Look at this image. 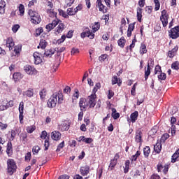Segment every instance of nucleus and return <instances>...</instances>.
<instances>
[{"mask_svg": "<svg viewBox=\"0 0 179 179\" xmlns=\"http://www.w3.org/2000/svg\"><path fill=\"white\" fill-rule=\"evenodd\" d=\"M58 99V101H57ZM64 100V96L62 92H59L58 94H54L52 96L48 99V107L49 108H54L56 107L57 103L58 101L59 104H62Z\"/></svg>", "mask_w": 179, "mask_h": 179, "instance_id": "1", "label": "nucleus"}, {"mask_svg": "<svg viewBox=\"0 0 179 179\" xmlns=\"http://www.w3.org/2000/svg\"><path fill=\"white\" fill-rule=\"evenodd\" d=\"M17 170L16 162L13 159H8L7 160V173L10 176H13Z\"/></svg>", "mask_w": 179, "mask_h": 179, "instance_id": "2", "label": "nucleus"}, {"mask_svg": "<svg viewBox=\"0 0 179 179\" xmlns=\"http://www.w3.org/2000/svg\"><path fill=\"white\" fill-rule=\"evenodd\" d=\"M28 14L30 16L31 22L33 24H38L41 22V16L37 12L30 9L28 12Z\"/></svg>", "mask_w": 179, "mask_h": 179, "instance_id": "3", "label": "nucleus"}, {"mask_svg": "<svg viewBox=\"0 0 179 179\" xmlns=\"http://www.w3.org/2000/svg\"><path fill=\"white\" fill-rule=\"evenodd\" d=\"M157 171L158 173H161L163 171V173L164 175H167L169 170V164H164V162H159L158 164L157 165Z\"/></svg>", "mask_w": 179, "mask_h": 179, "instance_id": "4", "label": "nucleus"}, {"mask_svg": "<svg viewBox=\"0 0 179 179\" xmlns=\"http://www.w3.org/2000/svg\"><path fill=\"white\" fill-rule=\"evenodd\" d=\"M169 15L167 13L166 10L162 11V15L160 17V20L162 22L163 27L165 28L169 24Z\"/></svg>", "mask_w": 179, "mask_h": 179, "instance_id": "5", "label": "nucleus"}, {"mask_svg": "<svg viewBox=\"0 0 179 179\" xmlns=\"http://www.w3.org/2000/svg\"><path fill=\"white\" fill-rule=\"evenodd\" d=\"M169 38L176 39L179 37V26H176L169 31Z\"/></svg>", "mask_w": 179, "mask_h": 179, "instance_id": "6", "label": "nucleus"}, {"mask_svg": "<svg viewBox=\"0 0 179 179\" xmlns=\"http://www.w3.org/2000/svg\"><path fill=\"white\" fill-rule=\"evenodd\" d=\"M96 94H92L91 95L88 96L87 99V101L88 103V106H90V108H94L96 104Z\"/></svg>", "mask_w": 179, "mask_h": 179, "instance_id": "7", "label": "nucleus"}, {"mask_svg": "<svg viewBox=\"0 0 179 179\" xmlns=\"http://www.w3.org/2000/svg\"><path fill=\"white\" fill-rule=\"evenodd\" d=\"M24 70L27 75H30L31 76L37 75L38 73V71L33 66H30L29 64L24 66Z\"/></svg>", "mask_w": 179, "mask_h": 179, "instance_id": "8", "label": "nucleus"}, {"mask_svg": "<svg viewBox=\"0 0 179 179\" xmlns=\"http://www.w3.org/2000/svg\"><path fill=\"white\" fill-rule=\"evenodd\" d=\"M96 8H99V10L100 12H102L103 13H106L108 12V7L106 6L101 0H97L96 1Z\"/></svg>", "mask_w": 179, "mask_h": 179, "instance_id": "9", "label": "nucleus"}, {"mask_svg": "<svg viewBox=\"0 0 179 179\" xmlns=\"http://www.w3.org/2000/svg\"><path fill=\"white\" fill-rule=\"evenodd\" d=\"M120 159L119 153H116L113 159H111L110 162V165L108 166V171H113L114 168L116 166L117 164V160Z\"/></svg>", "mask_w": 179, "mask_h": 179, "instance_id": "10", "label": "nucleus"}, {"mask_svg": "<svg viewBox=\"0 0 179 179\" xmlns=\"http://www.w3.org/2000/svg\"><path fill=\"white\" fill-rule=\"evenodd\" d=\"M87 99L85 98H80L79 101V107L80 108V111H86L87 107H88Z\"/></svg>", "mask_w": 179, "mask_h": 179, "instance_id": "11", "label": "nucleus"}, {"mask_svg": "<svg viewBox=\"0 0 179 179\" xmlns=\"http://www.w3.org/2000/svg\"><path fill=\"white\" fill-rule=\"evenodd\" d=\"M80 173L83 177L87 176L90 173V166L88 165L81 166Z\"/></svg>", "mask_w": 179, "mask_h": 179, "instance_id": "12", "label": "nucleus"}, {"mask_svg": "<svg viewBox=\"0 0 179 179\" xmlns=\"http://www.w3.org/2000/svg\"><path fill=\"white\" fill-rule=\"evenodd\" d=\"M70 129V123L67 122H64L59 125V130L62 132L68 131Z\"/></svg>", "mask_w": 179, "mask_h": 179, "instance_id": "13", "label": "nucleus"}, {"mask_svg": "<svg viewBox=\"0 0 179 179\" xmlns=\"http://www.w3.org/2000/svg\"><path fill=\"white\" fill-rule=\"evenodd\" d=\"M135 141L137 143H141V144H142L143 143V132L141 131V129H138L136 133Z\"/></svg>", "mask_w": 179, "mask_h": 179, "instance_id": "14", "label": "nucleus"}, {"mask_svg": "<svg viewBox=\"0 0 179 179\" xmlns=\"http://www.w3.org/2000/svg\"><path fill=\"white\" fill-rule=\"evenodd\" d=\"M6 154L8 157H11L13 154V144L11 141H9L7 143L6 146Z\"/></svg>", "mask_w": 179, "mask_h": 179, "instance_id": "15", "label": "nucleus"}, {"mask_svg": "<svg viewBox=\"0 0 179 179\" xmlns=\"http://www.w3.org/2000/svg\"><path fill=\"white\" fill-rule=\"evenodd\" d=\"M59 24V20H55L52 23H50L46 25L45 28L48 32L53 29Z\"/></svg>", "mask_w": 179, "mask_h": 179, "instance_id": "16", "label": "nucleus"}, {"mask_svg": "<svg viewBox=\"0 0 179 179\" xmlns=\"http://www.w3.org/2000/svg\"><path fill=\"white\" fill-rule=\"evenodd\" d=\"M6 45L9 48V51H12L15 45V42L12 37H9L6 39Z\"/></svg>", "mask_w": 179, "mask_h": 179, "instance_id": "17", "label": "nucleus"}, {"mask_svg": "<svg viewBox=\"0 0 179 179\" xmlns=\"http://www.w3.org/2000/svg\"><path fill=\"white\" fill-rule=\"evenodd\" d=\"M51 137L53 141H59L62 138V134L58 131H54L51 133Z\"/></svg>", "mask_w": 179, "mask_h": 179, "instance_id": "18", "label": "nucleus"}, {"mask_svg": "<svg viewBox=\"0 0 179 179\" xmlns=\"http://www.w3.org/2000/svg\"><path fill=\"white\" fill-rule=\"evenodd\" d=\"M64 27L65 25L64 23L62 22V21L60 22H59V25L57 27V28L55 30V34L57 35L62 33L64 29Z\"/></svg>", "mask_w": 179, "mask_h": 179, "instance_id": "19", "label": "nucleus"}, {"mask_svg": "<svg viewBox=\"0 0 179 179\" xmlns=\"http://www.w3.org/2000/svg\"><path fill=\"white\" fill-rule=\"evenodd\" d=\"M33 57H34V59H35L34 64H36V65H39V64H41L42 59L41 57L40 53L35 52L33 55Z\"/></svg>", "mask_w": 179, "mask_h": 179, "instance_id": "20", "label": "nucleus"}, {"mask_svg": "<svg viewBox=\"0 0 179 179\" xmlns=\"http://www.w3.org/2000/svg\"><path fill=\"white\" fill-rule=\"evenodd\" d=\"M162 149V143L158 140L156 145H154V150L157 154L159 155L161 153Z\"/></svg>", "mask_w": 179, "mask_h": 179, "instance_id": "21", "label": "nucleus"}, {"mask_svg": "<svg viewBox=\"0 0 179 179\" xmlns=\"http://www.w3.org/2000/svg\"><path fill=\"white\" fill-rule=\"evenodd\" d=\"M80 36H81L82 38H85V37L87 36L90 39H93L94 38V34L91 32L90 29L87 31L81 33Z\"/></svg>", "mask_w": 179, "mask_h": 179, "instance_id": "22", "label": "nucleus"}, {"mask_svg": "<svg viewBox=\"0 0 179 179\" xmlns=\"http://www.w3.org/2000/svg\"><path fill=\"white\" fill-rule=\"evenodd\" d=\"M14 48V55L15 57H20V52L22 51V45H17Z\"/></svg>", "mask_w": 179, "mask_h": 179, "instance_id": "23", "label": "nucleus"}, {"mask_svg": "<svg viewBox=\"0 0 179 179\" xmlns=\"http://www.w3.org/2000/svg\"><path fill=\"white\" fill-rule=\"evenodd\" d=\"M179 160V149L176 150V152L172 155L171 162L176 163Z\"/></svg>", "mask_w": 179, "mask_h": 179, "instance_id": "24", "label": "nucleus"}, {"mask_svg": "<svg viewBox=\"0 0 179 179\" xmlns=\"http://www.w3.org/2000/svg\"><path fill=\"white\" fill-rule=\"evenodd\" d=\"M139 114L137 110H136L135 112L132 113L131 114L130 118H131V122L134 124L136 123V122L138 120V117Z\"/></svg>", "mask_w": 179, "mask_h": 179, "instance_id": "25", "label": "nucleus"}, {"mask_svg": "<svg viewBox=\"0 0 179 179\" xmlns=\"http://www.w3.org/2000/svg\"><path fill=\"white\" fill-rule=\"evenodd\" d=\"M122 80L120 78H118L117 76H114V77L112 79V85H118V86H121L122 85Z\"/></svg>", "mask_w": 179, "mask_h": 179, "instance_id": "26", "label": "nucleus"}, {"mask_svg": "<svg viewBox=\"0 0 179 179\" xmlns=\"http://www.w3.org/2000/svg\"><path fill=\"white\" fill-rule=\"evenodd\" d=\"M150 153H151V150L150 146H146L143 148V155L145 156V158L148 159Z\"/></svg>", "mask_w": 179, "mask_h": 179, "instance_id": "27", "label": "nucleus"}, {"mask_svg": "<svg viewBox=\"0 0 179 179\" xmlns=\"http://www.w3.org/2000/svg\"><path fill=\"white\" fill-rule=\"evenodd\" d=\"M143 9L140 7L137 8V19L139 22H142V17H143Z\"/></svg>", "mask_w": 179, "mask_h": 179, "instance_id": "28", "label": "nucleus"}, {"mask_svg": "<svg viewBox=\"0 0 179 179\" xmlns=\"http://www.w3.org/2000/svg\"><path fill=\"white\" fill-rule=\"evenodd\" d=\"M24 96L27 97H33L34 96V90L32 88H29L27 91L23 92Z\"/></svg>", "mask_w": 179, "mask_h": 179, "instance_id": "29", "label": "nucleus"}, {"mask_svg": "<svg viewBox=\"0 0 179 179\" xmlns=\"http://www.w3.org/2000/svg\"><path fill=\"white\" fill-rule=\"evenodd\" d=\"M150 73H151V67L150 66V63H148V68H147V69L145 68V80H148Z\"/></svg>", "mask_w": 179, "mask_h": 179, "instance_id": "30", "label": "nucleus"}, {"mask_svg": "<svg viewBox=\"0 0 179 179\" xmlns=\"http://www.w3.org/2000/svg\"><path fill=\"white\" fill-rule=\"evenodd\" d=\"M15 82H19L20 79H22L23 76L21 73H15L13 76Z\"/></svg>", "mask_w": 179, "mask_h": 179, "instance_id": "31", "label": "nucleus"}, {"mask_svg": "<svg viewBox=\"0 0 179 179\" xmlns=\"http://www.w3.org/2000/svg\"><path fill=\"white\" fill-rule=\"evenodd\" d=\"M139 52H140L141 55H144V54H146L147 47L145 43H141Z\"/></svg>", "mask_w": 179, "mask_h": 179, "instance_id": "32", "label": "nucleus"}, {"mask_svg": "<svg viewBox=\"0 0 179 179\" xmlns=\"http://www.w3.org/2000/svg\"><path fill=\"white\" fill-rule=\"evenodd\" d=\"M112 117L115 120H118V118H120V113H117V110L115 108H112Z\"/></svg>", "mask_w": 179, "mask_h": 179, "instance_id": "33", "label": "nucleus"}, {"mask_svg": "<svg viewBox=\"0 0 179 179\" xmlns=\"http://www.w3.org/2000/svg\"><path fill=\"white\" fill-rule=\"evenodd\" d=\"M6 2L4 1H1L0 2V14H3L5 13Z\"/></svg>", "mask_w": 179, "mask_h": 179, "instance_id": "34", "label": "nucleus"}, {"mask_svg": "<svg viewBox=\"0 0 179 179\" xmlns=\"http://www.w3.org/2000/svg\"><path fill=\"white\" fill-rule=\"evenodd\" d=\"M55 52V49H50L48 50H45V57H50V58L52 57V55H53Z\"/></svg>", "mask_w": 179, "mask_h": 179, "instance_id": "35", "label": "nucleus"}, {"mask_svg": "<svg viewBox=\"0 0 179 179\" xmlns=\"http://www.w3.org/2000/svg\"><path fill=\"white\" fill-rule=\"evenodd\" d=\"M47 46V42L45 39H41L38 48L45 49Z\"/></svg>", "mask_w": 179, "mask_h": 179, "instance_id": "36", "label": "nucleus"}, {"mask_svg": "<svg viewBox=\"0 0 179 179\" xmlns=\"http://www.w3.org/2000/svg\"><path fill=\"white\" fill-rule=\"evenodd\" d=\"M36 129V127L35 125L29 126L27 127V132L31 134L33 132H34Z\"/></svg>", "mask_w": 179, "mask_h": 179, "instance_id": "37", "label": "nucleus"}, {"mask_svg": "<svg viewBox=\"0 0 179 179\" xmlns=\"http://www.w3.org/2000/svg\"><path fill=\"white\" fill-rule=\"evenodd\" d=\"M118 45L119 46H120L122 48H123L125 45V43H126V40L124 38V36H122L118 41Z\"/></svg>", "mask_w": 179, "mask_h": 179, "instance_id": "38", "label": "nucleus"}, {"mask_svg": "<svg viewBox=\"0 0 179 179\" xmlns=\"http://www.w3.org/2000/svg\"><path fill=\"white\" fill-rule=\"evenodd\" d=\"M141 152L138 150L136 155L131 156V162H136L137 159L141 156Z\"/></svg>", "mask_w": 179, "mask_h": 179, "instance_id": "39", "label": "nucleus"}, {"mask_svg": "<svg viewBox=\"0 0 179 179\" xmlns=\"http://www.w3.org/2000/svg\"><path fill=\"white\" fill-rule=\"evenodd\" d=\"M171 68H172V69H174L175 71H179V62L176 61L172 63V65H171Z\"/></svg>", "mask_w": 179, "mask_h": 179, "instance_id": "40", "label": "nucleus"}, {"mask_svg": "<svg viewBox=\"0 0 179 179\" xmlns=\"http://www.w3.org/2000/svg\"><path fill=\"white\" fill-rule=\"evenodd\" d=\"M20 139L22 141V142L27 143L28 141L27 140V133L23 132L20 134Z\"/></svg>", "mask_w": 179, "mask_h": 179, "instance_id": "41", "label": "nucleus"}, {"mask_svg": "<svg viewBox=\"0 0 179 179\" xmlns=\"http://www.w3.org/2000/svg\"><path fill=\"white\" fill-rule=\"evenodd\" d=\"M169 138V134H164L163 136L161 138V140L159 142L162 143H164L166 140Z\"/></svg>", "mask_w": 179, "mask_h": 179, "instance_id": "42", "label": "nucleus"}, {"mask_svg": "<svg viewBox=\"0 0 179 179\" xmlns=\"http://www.w3.org/2000/svg\"><path fill=\"white\" fill-rule=\"evenodd\" d=\"M101 87V83H97L92 90V94H96V92H98V90L100 89Z\"/></svg>", "mask_w": 179, "mask_h": 179, "instance_id": "43", "label": "nucleus"}, {"mask_svg": "<svg viewBox=\"0 0 179 179\" xmlns=\"http://www.w3.org/2000/svg\"><path fill=\"white\" fill-rule=\"evenodd\" d=\"M40 150H41V148L38 145H35L33 147L32 152L34 155H38Z\"/></svg>", "mask_w": 179, "mask_h": 179, "instance_id": "44", "label": "nucleus"}, {"mask_svg": "<svg viewBox=\"0 0 179 179\" xmlns=\"http://www.w3.org/2000/svg\"><path fill=\"white\" fill-rule=\"evenodd\" d=\"M46 94H47V90L44 88L40 92V97L41 100H43V99H45Z\"/></svg>", "mask_w": 179, "mask_h": 179, "instance_id": "45", "label": "nucleus"}, {"mask_svg": "<svg viewBox=\"0 0 179 179\" xmlns=\"http://www.w3.org/2000/svg\"><path fill=\"white\" fill-rule=\"evenodd\" d=\"M94 32H96V31H98L100 28V23L99 22H95L92 27Z\"/></svg>", "mask_w": 179, "mask_h": 179, "instance_id": "46", "label": "nucleus"}, {"mask_svg": "<svg viewBox=\"0 0 179 179\" xmlns=\"http://www.w3.org/2000/svg\"><path fill=\"white\" fill-rule=\"evenodd\" d=\"M19 11H20V15L21 16H23L24 14V11H25L24 6L23 4L20 5Z\"/></svg>", "mask_w": 179, "mask_h": 179, "instance_id": "47", "label": "nucleus"}, {"mask_svg": "<svg viewBox=\"0 0 179 179\" xmlns=\"http://www.w3.org/2000/svg\"><path fill=\"white\" fill-rule=\"evenodd\" d=\"M47 13L49 14V15L50 16V17H56V15H57V13L56 12H55L52 8H50V9H48V10H47Z\"/></svg>", "mask_w": 179, "mask_h": 179, "instance_id": "48", "label": "nucleus"}, {"mask_svg": "<svg viewBox=\"0 0 179 179\" xmlns=\"http://www.w3.org/2000/svg\"><path fill=\"white\" fill-rule=\"evenodd\" d=\"M161 74L158 76V79L159 80H166V74L165 73H160Z\"/></svg>", "mask_w": 179, "mask_h": 179, "instance_id": "49", "label": "nucleus"}, {"mask_svg": "<svg viewBox=\"0 0 179 179\" xmlns=\"http://www.w3.org/2000/svg\"><path fill=\"white\" fill-rule=\"evenodd\" d=\"M155 73L157 75V73H162V67L158 64L155 66Z\"/></svg>", "mask_w": 179, "mask_h": 179, "instance_id": "50", "label": "nucleus"}, {"mask_svg": "<svg viewBox=\"0 0 179 179\" xmlns=\"http://www.w3.org/2000/svg\"><path fill=\"white\" fill-rule=\"evenodd\" d=\"M108 57V56L107 54L101 55L99 57V62H103L106 59H107Z\"/></svg>", "mask_w": 179, "mask_h": 179, "instance_id": "51", "label": "nucleus"}, {"mask_svg": "<svg viewBox=\"0 0 179 179\" xmlns=\"http://www.w3.org/2000/svg\"><path fill=\"white\" fill-rule=\"evenodd\" d=\"M65 146V143L64 141H62V143H59V145L57 146V148L56 150L57 152H60L62 149L64 148Z\"/></svg>", "mask_w": 179, "mask_h": 179, "instance_id": "52", "label": "nucleus"}, {"mask_svg": "<svg viewBox=\"0 0 179 179\" xmlns=\"http://www.w3.org/2000/svg\"><path fill=\"white\" fill-rule=\"evenodd\" d=\"M8 128V124H4L1 122H0V130L1 131H5Z\"/></svg>", "mask_w": 179, "mask_h": 179, "instance_id": "53", "label": "nucleus"}, {"mask_svg": "<svg viewBox=\"0 0 179 179\" xmlns=\"http://www.w3.org/2000/svg\"><path fill=\"white\" fill-rule=\"evenodd\" d=\"M24 112H20V115H19V120H20V124H24Z\"/></svg>", "mask_w": 179, "mask_h": 179, "instance_id": "54", "label": "nucleus"}, {"mask_svg": "<svg viewBox=\"0 0 179 179\" xmlns=\"http://www.w3.org/2000/svg\"><path fill=\"white\" fill-rule=\"evenodd\" d=\"M154 2L155 3V10L156 11L159 10V8H160V3H159V0H154Z\"/></svg>", "mask_w": 179, "mask_h": 179, "instance_id": "55", "label": "nucleus"}, {"mask_svg": "<svg viewBox=\"0 0 179 179\" xmlns=\"http://www.w3.org/2000/svg\"><path fill=\"white\" fill-rule=\"evenodd\" d=\"M66 48L62 47L61 48H55V51L57 52V54H60L61 52H64V51H65Z\"/></svg>", "mask_w": 179, "mask_h": 179, "instance_id": "56", "label": "nucleus"}, {"mask_svg": "<svg viewBox=\"0 0 179 179\" xmlns=\"http://www.w3.org/2000/svg\"><path fill=\"white\" fill-rule=\"evenodd\" d=\"M136 86H137V83H135L133 85V87H132L131 91V96H136Z\"/></svg>", "mask_w": 179, "mask_h": 179, "instance_id": "57", "label": "nucleus"}, {"mask_svg": "<svg viewBox=\"0 0 179 179\" xmlns=\"http://www.w3.org/2000/svg\"><path fill=\"white\" fill-rule=\"evenodd\" d=\"M59 13L60 15L63 16L65 18H68L69 17V15L68 14H66V13L62 10H59Z\"/></svg>", "mask_w": 179, "mask_h": 179, "instance_id": "58", "label": "nucleus"}, {"mask_svg": "<svg viewBox=\"0 0 179 179\" xmlns=\"http://www.w3.org/2000/svg\"><path fill=\"white\" fill-rule=\"evenodd\" d=\"M66 35H62L61 38L58 39L57 41V44H61L62 43H63L65 40H66Z\"/></svg>", "mask_w": 179, "mask_h": 179, "instance_id": "59", "label": "nucleus"}, {"mask_svg": "<svg viewBox=\"0 0 179 179\" xmlns=\"http://www.w3.org/2000/svg\"><path fill=\"white\" fill-rule=\"evenodd\" d=\"M68 15H76L75 10H73V8H69L67 10Z\"/></svg>", "mask_w": 179, "mask_h": 179, "instance_id": "60", "label": "nucleus"}, {"mask_svg": "<svg viewBox=\"0 0 179 179\" xmlns=\"http://www.w3.org/2000/svg\"><path fill=\"white\" fill-rule=\"evenodd\" d=\"M19 113H24V102L21 101L19 106Z\"/></svg>", "mask_w": 179, "mask_h": 179, "instance_id": "61", "label": "nucleus"}, {"mask_svg": "<svg viewBox=\"0 0 179 179\" xmlns=\"http://www.w3.org/2000/svg\"><path fill=\"white\" fill-rule=\"evenodd\" d=\"M20 27V26L19 24H14L12 27V30L14 33H16Z\"/></svg>", "mask_w": 179, "mask_h": 179, "instance_id": "62", "label": "nucleus"}, {"mask_svg": "<svg viewBox=\"0 0 179 179\" xmlns=\"http://www.w3.org/2000/svg\"><path fill=\"white\" fill-rule=\"evenodd\" d=\"M43 31V29L42 27H39L36 30V34L37 36H40L41 34Z\"/></svg>", "mask_w": 179, "mask_h": 179, "instance_id": "63", "label": "nucleus"}, {"mask_svg": "<svg viewBox=\"0 0 179 179\" xmlns=\"http://www.w3.org/2000/svg\"><path fill=\"white\" fill-rule=\"evenodd\" d=\"M75 0H66V7H70L74 3Z\"/></svg>", "mask_w": 179, "mask_h": 179, "instance_id": "64", "label": "nucleus"}]
</instances>
